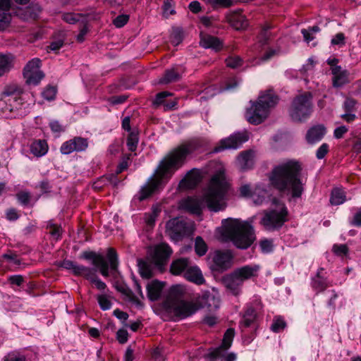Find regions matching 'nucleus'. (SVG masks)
<instances>
[{
    "mask_svg": "<svg viewBox=\"0 0 361 361\" xmlns=\"http://www.w3.org/2000/svg\"><path fill=\"white\" fill-rule=\"evenodd\" d=\"M202 147L200 139H192L183 142L169 151L159 161L154 173L141 188L137 198L142 201L149 197L159 187L163 180H169L174 173L185 164L187 157Z\"/></svg>",
    "mask_w": 361,
    "mask_h": 361,
    "instance_id": "obj_1",
    "label": "nucleus"
},
{
    "mask_svg": "<svg viewBox=\"0 0 361 361\" xmlns=\"http://www.w3.org/2000/svg\"><path fill=\"white\" fill-rule=\"evenodd\" d=\"M302 166L300 162L288 160L274 166L268 178L269 184L280 192L290 195L292 198H300L304 192L301 178Z\"/></svg>",
    "mask_w": 361,
    "mask_h": 361,
    "instance_id": "obj_2",
    "label": "nucleus"
},
{
    "mask_svg": "<svg viewBox=\"0 0 361 361\" xmlns=\"http://www.w3.org/2000/svg\"><path fill=\"white\" fill-rule=\"evenodd\" d=\"M252 221L228 218L222 220V237L225 241H231L239 249H247L255 240Z\"/></svg>",
    "mask_w": 361,
    "mask_h": 361,
    "instance_id": "obj_3",
    "label": "nucleus"
},
{
    "mask_svg": "<svg viewBox=\"0 0 361 361\" xmlns=\"http://www.w3.org/2000/svg\"><path fill=\"white\" fill-rule=\"evenodd\" d=\"M228 184L223 173H217L212 176L203 200L207 208L214 212L224 210L226 207V195Z\"/></svg>",
    "mask_w": 361,
    "mask_h": 361,
    "instance_id": "obj_4",
    "label": "nucleus"
},
{
    "mask_svg": "<svg viewBox=\"0 0 361 361\" xmlns=\"http://www.w3.org/2000/svg\"><path fill=\"white\" fill-rule=\"evenodd\" d=\"M259 270L260 266L258 264L240 267L225 275L222 279V283L232 295H239L242 293L244 282L257 277Z\"/></svg>",
    "mask_w": 361,
    "mask_h": 361,
    "instance_id": "obj_5",
    "label": "nucleus"
},
{
    "mask_svg": "<svg viewBox=\"0 0 361 361\" xmlns=\"http://www.w3.org/2000/svg\"><path fill=\"white\" fill-rule=\"evenodd\" d=\"M172 253L171 248L166 243L156 245L150 251V261L139 260V271L142 278L149 279L153 275V267L162 270Z\"/></svg>",
    "mask_w": 361,
    "mask_h": 361,
    "instance_id": "obj_6",
    "label": "nucleus"
},
{
    "mask_svg": "<svg viewBox=\"0 0 361 361\" xmlns=\"http://www.w3.org/2000/svg\"><path fill=\"white\" fill-rule=\"evenodd\" d=\"M278 102V97L271 90L266 94L260 95L258 101L253 103L252 106L247 110L246 118L249 123L258 125L262 123L268 116L269 109L274 107Z\"/></svg>",
    "mask_w": 361,
    "mask_h": 361,
    "instance_id": "obj_7",
    "label": "nucleus"
},
{
    "mask_svg": "<svg viewBox=\"0 0 361 361\" xmlns=\"http://www.w3.org/2000/svg\"><path fill=\"white\" fill-rule=\"evenodd\" d=\"M182 293L183 288L180 286H172L170 299L166 302L169 311L179 319L186 318L200 309L197 303L180 299Z\"/></svg>",
    "mask_w": 361,
    "mask_h": 361,
    "instance_id": "obj_8",
    "label": "nucleus"
},
{
    "mask_svg": "<svg viewBox=\"0 0 361 361\" xmlns=\"http://www.w3.org/2000/svg\"><path fill=\"white\" fill-rule=\"evenodd\" d=\"M272 203L275 207L264 210L259 222L263 228L269 231L279 230L288 220V212L286 205L276 198L273 199Z\"/></svg>",
    "mask_w": 361,
    "mask_h": 361,
    "instance_id": "obj_9",
    "label": "nucleus"
},
{
    "mask_svg": "<svg viewBox=\"0 0 361 361\" xmlns=\"http://www.w3.org/2000/svg\"><path fill=\"white\" fill-rule=\"evenodd\" d=\"M313 109L312 94L309 92H305L293 99L289 109V116L293 121L302 123L311 116Z\"/></svg>",
    "mask_w": 361,
    "mask_h": 361,
    "instance_id": "obj_10",
    "label": "nucleus"
},
{
    "mask_svg": "<svg viewBox=\"0 0 361 361\" xmlns=\"http://www.w3.org/2000/svg\"><path fill=\"white\" fill-rule=\"evenodd\" d=\"M166 233L174 241H178L183 237L190 235L191 222L180 218H174L166 223Z\"/></svg>",
    "mask_w": 361,
    "mask_h": 361,
    "instance_id": "obj_11",
    "label": "nucleus"
},
{
    "mask_svg": "<svg viewBox=\"0 0 361 361\" xmlns=\"http://www.w3.org/2000/svg\"><path fill=\"white\" fill-rule=\"evenodd\" d=\"M41 61L35 58L28 61L23 69V76L28 85H37L44 77L42 71L39 70Z\"/></svg>",
    "mask_w": 361,
    "mask_h": 361,
    "instance_id": "obj_12",
    "label": "nucleus"
},
{
    "mask_svg": "<svg viewBox=\"0 0 361 361\" xmlns=\"http://www.w3.org/2000/svg\"><path fill=\"white\" fill-rule=\"evenodd\" d=\"M233 256L230 250H217L212 256V264L211 266L214 271H224L232 266Z\"/></svg>",
    "mask_w": 361,
    "mask_h": 361,
    "instance_id": "obj_13",
    "label": "nucleus"
},
{
    "mask_svg": "<svg viewBox=\"0 0 361 361\" xmlns=\"http://www.w3.org/2000/svg\"><path fill=\"white\" fill-rule=\"evenodd\" d=\"M106 257L109 260L108 263L105 259H102L95 267L99 269V272L104 277H108L111 271V274L116 272L118 267V257L116 250L109 247L107 250Z\"/></svg>",
    "mask_w": 361,
    "mask_h": 361,
    "instance_id": "obj_14",
    "label": "nucleus"
},
{
    "mask_svg": "<svg viewBox=\"0 0 361 361\" xmlns=\"http://www.w3.org/2000/svg\"><path fill=\"white\" fill-rule=\"evenodd\" d=\"M20 92V89L16 85H7L0 94V101L5 103L9 102V110L13 111L14 109H18L21 104Z\"/></svg>",
    "mask_w": 361,
    "mask_h": 361,
    "instance_id": "obj_15",
    "label": "nucleus"
},
{
    "mask_svg": "<svg viewBox=\"0 0 361 361\" xmlns=\"http://www.w3.org/2000/svg\"><path fill=\"white\" fill-rule=\"evenodd\" d=\"M247 139L248 137L245 133H234L230 137L221 140L219 145L214 148V152H219L224 149H236Z\"/></svg>",
    "mask_w": 361,
    "mask_h": 361,
    "instance_id": "obj_16",
    "label": "nucleus"
},
{
    "mask_svg": "<svg viewBox=\"0 0 361 361\" xmlns=\"http://www.w3.org/2000/svg\"><path fill=\"white\" fill-rule=\"evenodd\" d=\"M88 147V140L82 137H74L73 139L64 142L60 152L63 154H70L73 152H83Z\"/></svg>",
    "mask_w": 361,
    "mask_h": 361,
    "instance_id": "obj_17",
    "label": "nucleus"
},
{
    "mask_svg": "<svg viewBox=\"0 0 361 361\" xmlns=\"http://www.w3.org/2000/svg\"><path fill=\"white\" fill-rule=\"evenodd\" d=\"M234 335L235 331L233 329H227L224 334L221 345L210 351L209 356L212 358L224 356V350H227L231 346Z\"/></svg>",
    "mask_w": 361,
    "mask_h": 361,
    "instance_id": "obj_18",
    "label": "nucleus"
},
{
    "mask_svg": "<svg viewBox=\"0 0 361 361\" xmlns=\"http://www.w3.org/2000/svg\"><path fill=\"white\" fill-rule=\"evenodd\" d=\"M200 180V171L196 169H192L180 180L179 187L182 189H192L197 185Z\"/></svg>",
    "mask_w": 361,
    "mask_h": 361,
    "instance_id": "obj_19",
    "label": "nucleus"
},
{
    "mask_svg": "<svg viewBox=\"0 0 361 361\" xmlns=\"http://www.w3.org/2000/svg\"><path fill=\"white\" fill-rule=\"evenodd\" d=\"M165 283L158 280H152L147 283L146 288L147 297L151 301H157L159 299Z\"/></svg>",
    "mask_w": 361,
    "mask_h": 361,
    "instance_id": "obj_20",
    "label": "nucleus"
},
{
    "mask_svg": "<svg viewBox=\"0 0 361 361\" xmlns=\"http://www.w3.org/2000/svg\"><path fill=\"white\" fill-rule=\"evenodd\" d=\"M323 270V268L319 269L317 274L312 278L311 286L317 294L324 291L329 286V281L322 275Z\"/></svg>",
    "mask_w": 361,
    "mask_h": 361,
    "instance_id": "obj_21",
    "label": "nucleus"
},
{
    "mask_svg": "<svg viewBox=\"0 0 361 361\" xmlns=\"http://www.w3.org/2000/svg\"><path fill=\"white\" fill-rule=\"evenodd\" d=\"M200 308L207 307L209 310H216L220 305L219 298L209 292L204 293L199 299Z\"/></svg>",
    "mask_w": 361,
    "mask_h": 361,
    "instance_id": "obj_22",
    "label": "nucleus"
},
{
    "mask_svg": "<svg viewBox=\"0 0 361 361\" xmlns=\"http://www.w3.org/2000/svg\"><path fill=\"white\" fill-rule=\"evenodd\" d=\"M11 0H0V31L5 30L10 24L11 16L8 13Z\"/></svg>",
    "mask_w": 361,
    "mask_h": 361,
    "instance_id": "obj_23",
    "label": "nucleus"
},
{
    "mask_svg": "<svg viewBox=\"0 0 361 361\" xmlns=\"http://www.w3.org/2000/svg\"><path fill=\"white\" fill-rule=\"evenodd\" d=\"M183 276L188 281L197 285H202L205 282L202 273L197 266L189 265L184 272Z\"/></svg>",
    "mask_w": 361,
    "mask_h": 361,
    "instance_id": "obj_24",
    "label": "nucleus"
},
{
    "mask_svg": "<svg viewBox=\"0 0 361 361\" xmlns=\"http://www.w3.org/2000/svg\"><path fill=\"white\" fill-rule=\"evenodd\" d=\"M269 196V192L265 185L257 184L252 190L251 198L255 205H262L267 201Z\"/></svg>",
    "mask_w": 361,
    "mask_h": 361,
    "instance_id": "obj_25",
    "label": "nucleus"
},
{
    "mask_svg": "<svg viewBox=\"0 0 361 361\" xmlns=\"http://www.w3.org/2000/svg\"><path fill=\"white\" fill-rule=\"evenodd\" d=\"M229 24L235 30H245L248 26L246 18L240 13H232L227 16Z\"/></svg>",
    "mask_w": 361,
    "mask_h": 361,
    "instance_id": "obj_26",
    "label": "nucleus"
},
{
    "mask_svg": "<svg viewBox=\"0 0 361 361\" xmlns=\"http://www.w3.org/2000/svg\"><path fill=\"white\" fill-rule=\"evenodd\" d=\"M254 154L251 150L241 152L237 157V165L241 170L250 169L254 164Z\"/></svg>",
    "mask_w": 361,
    "mask_h": 361,
    "instance_id": "obj_27",
    "label": "nucleus"
},
{
    "mask_svg": "<svg viewBox=\"0 0 361 361\" xmlns=\"http://www.w3.org/2000/svg\"><path fill=\"white\" fill-rule=\"evenodd\" d=\"M326 133V128L323 125L312 127L307 133L306 139L309 143L313 144L322 139Z\"/></svg>",
    "mask_w": 361,
    "mask_h": 361,
    "instance_id": "obj_28",
    "label": "nucleus"
},
{
    "mask_svg": "<svg viewBox=\"0 0 361 361\" xmlns=\"http://www.w3.org/2000/svg\"><path fill=\"white\" fill-rule=\"evenodd\" d=\"M200 43L202 47L212 49L216 51L220 50L222 47V43L219 38L209 35H202Z\"/></svg>",
    "mask_w": 361,
    "mask_h": 361,
    "instance_id": "obj_29",
    "label": "nucleus"
},
{
    "mask_svg": "<svg viewBox=\"0 0 361 361\" xmlns=\"http://www.w3.org/2000/svg\"><path fill=\"white\" fill-rule=\"evenodd\" d=\"M96 298L99 307L103 311L110 310L112 307V300L114 299L112 293L107 289L106 291L97 295Z\"/></svg>",
    "mask_w": 361,
    "mask_h": 361,
    "instance_id": "obj_30",
    "label": "nucleus"
},
{
    "mask_svg": "<svg viewBox=\"0 0 361 361\" xmlns=\"http://www.w3.org/2000/svg\"><path fill=\"white\" fill-rule=\"evenodd\" d=\"M333 85L334 87H340L346 84L348 81L346 71H342L341 66H336L332 68Z\"/></svg>",
    "mask_w": 361,
    "mask_h": 361,
    "instance_id": "obj_31",
    "label": "nucleus"
},
{
    "mask_svg": "<svg viewBox=\"0 0 361 361\" xmlns=\"http://www.w3.org/2000/svg\"><path fill=\"white\" fill-rule=\"evenodd\" d=\"M190 265L188 258H179L173 260L170 266V271L173 275H180L186 271Z\"/></svg>",
    "mask_w": 361,
    "mask_h": 361,
    "instance_id": "obj_32",
    "label": "nucleus"
},
{
    "mask_svg": "<svg viewBox=\"0 0 361 361\" xmlns=\"http://www.w3.org/2000/svg\"><path fill=\"white\" fill-rule=\"evenodd\" d=\"M182 206L184 209L195 214H200L202 212L201 202L193 197H188L185 200Z\"/></svg>",
    "mask_w": 361,
    "mask_h": 361,
    "instance_id": "obj_33",
    "label": "nucleus"
},
{
    "mask_svg": "<svg viewBox=\"0 0 361 361\" xmlns=\"http://www.w3.org/2000/svg\"><path fill=\"white\" fill-rule=\"evenodd\" d=\"M48 151V145L45 140H38L33 142L30 145L31 153L37 157H40L47 154Z\"/></svg>",
    "mask_w": 361,
    "mask_h": 361,
    "instance_id": "obj_34",
    "label": "nucleus"
},
{
    "mask_svg": "<svg viewBox=\"0 0 361 361\" xmlns=\"http://www.w3.org/2000/svg\"><path fill=\"white\" fill-rule=\"evenodd\" d=\"M13 57L11 54H0V77L12 68Z\"/></svg>",
    "mask_w": 361,
    "mask_h": 361,
    "instance_id": "obj_35",
    "label": "nucleus"
},
{
    "mask_svg": "<svg viewBox=\"0 0 361 361\" xmlns=\"http://www.w3.org/2000/svg\"><path fill=\"white\" fill-rule=\"evenodd\" d=\"M96 269L87 267L75 263L73 274L75 276H83L87 280L92 279L91 276L95 271Z\"/></svg>",
    "mask_w": 361,
    "mask_h": 361,
    "instance_id": "obj_36",
    "label": "nucleus"
},
{
    "mask_svg": "<svg viewBox=\"0 0 361 361\" xmlns=\"http://www.w3.org/2000/svg\"><path fill=\"white\" fill-rule=\"evenodd\" d=\"M256 317L257 314L255 308L252 306H247L240 322V325L244 327H249L255 322Z\"/></svg>",
    "mask_w": 361,
    "mask_h": 361,
    "instance_id": "obj_37",
    "label": "nucleus"
},
{
    "mask_svg": "<svg viewBox=\"0 0 361 361\" xmlns=\"http://www.w3.org/2000/svg\"><path fill=\"white\" fill-rule=\"evenodd\" d=\"M180 78V75L177 68H173L166 71L164 75L159 80V83L169 84L178 80Z\"/></svg>",
    "mask_w": 361,
    "mask_h": 361,
    "instance_id": "obj_38",
    "label": "nucleus"
},
{
    "mask_svg": "<svg viewBox=\"0 0 361 361\" xmlns=\"http://www.w3.org/2000/svg\"><path fill=\"white\" fill-rule=\"evenodd\" d=\"M118 290L126 296L127 300L133 303L137 308H142L143 307V303L135 295L130 288H122L118 289Z\"/></svg>",
    "mask_w": 361,
    "mask_h": 361,
    "instance_id": "obj_39",
    "label": "nucleus"
},
{
    "mask_svg": "<svg viewBox=\"0 0 361 361\" xmlns=\"http://www.w3.org/2000/svg\"><path fill=\"white\" fill-rule=\"evenodd\" d=\"M161 212V209L159 206H153L149 213L145 214V221L147 226L152 227L154 225L156 219Z\"/></svg>",
    "mask_w": 361,
    "mask_h": 361,
    "instance_id": "obj_40",
    "label": "nucleus"
},
{
    "mask_svg": "<svg viewBox=\"0 0 361 361\" xmlns=\"http://www.w3.org/2000/svg\"><path fill=\"white\" fill-rule=\"evenodd\" d=\"M345 201L343 191L339 189H334L331 192L330 202L331 204L339 205Z\"/></svg>",
    "mask_w": 361,
    "mask_h": 361,
    "instance_id": "obj_41",
    "label": "nucleus"
},
{
    "mask_svg": "<svg viewBox=\"0 0 361 361\" xmlns=\"http://www.w3.org/2000/svg\"><path fill=\"white\" fill-rule=\"evenodd\" d=\"M82 257L87 260H92V264L94 267L99 264L100 262H102V259L104 258L102 255L97 254L92 251L84 252Z\"/></svg>",
    "mask_w": 361,
    "mask_h": 361,
    "instance_id": "obj_42",
    "label": "nucleus"
},
{
    "mask_svg": "<svg viewBox=\"0 0 361 361\" xmlns=\"http://www.w3.org/2000/svg\"><path fill=\"white\" fill-rule=\"evenodd\" d=\"M138 135L135 132H130L127 138V147L129 151L134 152L137 149Z\"/></svg>",
    "mask_w": 361,
    "mask_h": 361,
    "instance_id": "obj_43",
    "label": "nucleus"
},
{
    "mask_svg": "<svg viewBox=\"0 0 361 361\" xmlns=\"http://www.w3.org/2000/svg\"><path fill=\"white\" fill-rule=\"evenodd\" d=\"M195 249L199 256H203L207 251V246L203 239L198 236L195 238Z\"/></svg>",
    "mask_w": 361,
    "mask_h": 361,
    "instance_id": "obj_44",
    "label": "nucleus"
},
{
    "mask_svg": "<svg viewBox=\"0 0 361 361\" xmlns=\"http://www.w3.org/2000/svg\"><path fill=\"white\" fill-rule=\"evenodd\" d=\"M62 18L65 22L69 24H75L76 23H80L82 16L79 13H66L63 14Z\"/></svg>",
    "mask_w": 361,
    "mask_h": 361,
    "instance_id": "obj_45",
    "label": "nucleus"
},
{
    "mask_svg": "<svg viewBox=\"0 0 361 361\" xmlns=\"http://www.w3.org/2000/svg\"><path fill=\"white\" fill-rule=\"evenodd\" d=\"M91 278L92 279H89L88 281H90L92 283H94L98 290L103 292L106 291V284L98 278L97 275V269L91 276Z\"/></svg>",
    "mask_w": 361,
    "mask_h": 361,
    "instance_id": "obj_46",
    "label": "nucleus"
},
{
    "mask_svg": "<svg viewBox=\"0 0 361 361\" xmlns=\"http://www.w3.org/2000/svg\"><path fill=\"white\" fill-rule=\"evenodd\" d=\"M172 93L168 91H164L159 92L157 94L155 99L153 101V105L155 106H158L161 104H163L164 106L165 103V99L167 97L171 96Z\"/></svg>",
    "mask_w": 361,
    "mask_h": 361,
    "instance_id": "obj_47",
    "label": "nucleus"
},
{
    "mask_svg": "<svg viewBox=\"0 0 361 361\" xmlns=\"http://www.w3.org/2000/svg\"><path fill=\"white\" fill-rule=\"evenodd\" d=\"M227 66L231 68H236L243 64L242 59L238 56H231L226 60Z\"/></svg>",
    "mask_w": 361,
    "mask_h": 361,
    "instance_id": "obj_48",
    "label": "nucleus"
},
{
    "mask_svg": "<svg viewBox=\"0 0 361 361\" xmlns=\"http://www.w3.org/2000/svg\"><path fill=\"white\" fill-rule=\"evenodd\" d=\"M4 361H26V359L25 355L20 353L12 351L4 357Z\"/></svg>",
    "mask_w": 361,
    "mask_h": 361,
    "instance_id": "obj_49",
    "label": "nucleus"
},
{
    "mask_svg": "<svg viewBox=\"0 0 361 361\" xmlns=\"http://www.w3.org/2000/svg\"><path fill=\"white\" fill-rule=\"evenodd\" d=\"M183 40V32L180 28L176 27L173 30L171 35V41L174 45L179 44Z\"/></svg>",
    "mask_w": 361,
    "mask_h": 361,
    "instance_id": "obj_50",
    "label": "nucleus"
},
{
    "mask_svg": "<svg viewBox=\"0 0 361 361\" xmlns=\"http://www.w3.org/2000/svg\"><path fill=\"white\" fill-rule=\"evenodd\" d=\"M271 26L268 24L265 25L262 29V31L259 35V41L262 44H265L267 43L269 37V30L271 29Z\"/></svg>",
    "mask_w": 361,
    "mask_h": 361,
    "instance_id": "obj_51",
    "label": "nucleus"
},
{
    "mask_svg": "<svg viewBox=\"0 0 361 361\" xmlns=\"http://www.w3.org/2000/svg\"><path fill=\"white\" fill-rule=\"evenodd\" d=\"M286 324L285 321L281 317H277L274 320L271 326V329L274 332L278 333L283 330L286 327Z\"/></svg>",
    "mask_w": 361,
    "mask_h": 361,
    "instance_id": "obj_52",
    "label": "nucleus"
},
{
    "mask_svg": "<svg viewBox=\"0 0 361 361\" xmlns=\"http://www.w3.org/2000/svg\"><path fill=\"white\" fill-rule=\"evenodd\" d=\"M89 31V27L87 23L83 20L80 23V28L79 34L76 37V39L78 42H82L85 40V37Z\"/></svg>",
    "mask_w": 361,
    "mask_h": 361,
    "instance_id": "obj_53",
    "label": "nucleus"
},
{
    "mask_svg": "<svg viewBox=\"0 0 361 361\" xmlns=\"http://www.w3.org/2000/svg\"><path fill=\"white\" fill-rule=\"evenodd\" d=\"M56 94V88L51 86L47 87L42 93V97L48 101L54 100L55 99Z\"/></svg>",
    "mask_w": 361,
    "mask_h": 361,
    "instance_id": "obj_54",
    "label": "nucleus"
},
{
    "mask_svg": "<svg viewBox=\"0 0 361 361\" xmlns=\"http://www.w3.org/2000/svg\"><path fill=\"white\" fill-rule=\"evenodd\" d=\"M47 228L49 229V233L53 238L56 240L60 238L61 235V228L60 226L50 222L47 225Z\"/></svg>",
    "mask_w": 361,
    "mask_h": 361,
    "instance_id": "obj_55",
    "label": "nucleus"
},
{
    "mask_svg": "<svg viewBox=\"0 0 361 361\" xmlns=\"http://www.w3.org/2000/svg\"><path fill=\"white\" fill-rule=\"evenodd\" d=\"M128 20H129V16L128 15L122 14V15L118 16L113 20V23L116 27L121 28V27H123L128 22Z\"/></svg>",
    "mask_w": 361,
    "mask_h": 361,
    "instance_id": "obj_56",
    "label": "nucleus"
},
{
    "mask_svg": "<svg viewBox=\"0 0 361 361\" xmlns=\"http://www.w3.org/2000/svg\"><path fill=\"white\" fill-rule=\"evenodd\" d=\"M164 16L168 18L170 15L175 13L173 8L172 0H165L163 5Z\"/></svg>",
    "mask_w": 361,
    "mask_h": 361,
    "instance_id": "obj_57",
    "label": "nucleus"
},
{
    "mask_svg": "<svg viewBox=\"0 0 361 361\" xmlns=\"http://www.w3.org/2000/svg\"><path fill=\"white\" fill-rule=\"evenodd\" d=\"M333 252L338 256H344L348 252V248L346 245H334L332 248Z\"/></svg>",
    "mask_w": 361,
    "mask_h": 361,
    "instance_id": "obj_58",
    "label": "nucleus"
},
{
    "mask_svg": "<svg viewBox=\"0 0 361 361\" xmlns=\"http://www.w3.org/2000/svg\"><path fill=\"white\" fill-rule=\"evenodd\" d=\"M260 248L264 253H269L273 250V242L271 240L264 239L260 242Z\"/></svg>",
    "mask_w": 361,
    "mask_h": 361,
    "instance_id": "obj_59",
    "label": "nucleus"
},
{
    "mask_svg": "<svg viewBox=\"0 0 361 361\" xmlns=\"http://www.w3.org/2000/svg\"><path fill=\"white\" fill-rule=\"evenodd\" d=\"M18 200L23 205H27L30 200V194L27 191H21L17 195Z\"/></svg>",
    "mask_w": 361,
    "mask_h": 361,
    "instance_id": "obj_60",
    "label": "nucleus"
},
{
    "mask_svg": "<svg viewBox=\"0 0 361 361\" xmlns=\"http://www.w3.org/2000/svg\"><path fill=\"white\" fill-rule=\"evenodd\" d=\"M333 45H344L345 44V35L342 32L337 33L331 41Z\"/></svg>",
    "mask_w": 361,
    "mask_h": 361,
    "instance_id": "obj_61",
    "label": "nucleus"
},
{
    "mask_svg": "<svg viewBox=\"0 0 361 361\" xmlns=\"http://www.w3.org/2000/svg\"><path fill=\"white\" fill-rule=\"evenodd\" d=\"M329 151V145L323 143L317 150L316 156L319 159H323Z\"/></svg>",
    "mask_w": 361,
    "mask_h": 361,
    "instance_id": "obj_62",
    "label": "nucleus"
},
{
    "mask_svg": "<svg viewBox=\"0 0 361 361\" xmlns=\"http://www.w3.org/2000/svg\"><path fill=\"white\" fill-rule=\"evenodd\" d=\"M117 339L120 343H125L128 341V333L125 329H119L116 334Z\"/></svg>",
    "mask_w": 361,
    "mask_h": 361,
    "instance_id": "obj_63",
    "label": "nucleus"
},
{
    "mask_svg": "<svg viewBox=\"0 0 361 361\" xmlns=\"http://www.w3.org/2000/svg\"><path fill=\"white\" fill-rule=\"evenodd\" d=\"M4 259L8 260V262H13L15 264H20V261L18 258V256L15 253H6L3 255Z\"/></svg>",
    "mask_w": 361,
    "mask_h": 361,
    "instance_id": "obj_64",
    "label": "nucleus"
}]
</instances>
